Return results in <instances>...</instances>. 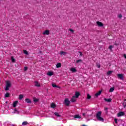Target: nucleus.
<instances>
[{"label": "nucleus", "mask_w": 126, "mask_h": 126, "mask_svg": "<svg viewBox=\"0 0 126 126\" xmlns=\"http://www.w3.org/2000/svg\"><path fill=\"white\" fill-rule=\"evenodd\" d=\"M102 116V111H98L96 113V118L98 120V121H100L101 122L104 121V118L101 117Z\"/></svg>", "instance_id": "nucleus-1"}, {"label": "nucleus", "mask_w": 126, "mask_h": 126, "mask_svg": "<svg viewBox=\"0 0 126 126\" xmlns=\"http://www.w3.org/2000/svg\"><path fill=\"white\" fill-rule=\"evenodd\" d=\"M5 83L6 88H5V91H7V90H9V87L11 86V83L8 80L6 81Z\"/></svg>", "instance_id": "nucleus-2"}, {"label": "nucleus", "mask_w": 126, "mask_h": 126, "mask_svg": "<svg viewBox=\"0 0 126 126\" xmlns=\"http://www.w3.org/2000/svg\"><path fill=\"white\" fill-rule=\"evenodd\" d=\"M64 103L66 106H69V104H70V101L68 100V98H65Z\"/></svg>", "instance_id": "nucleus-3"}, {"label": "nucleus", "mask_w": 126, "mask_h": 126, "mask_svg": "<svg viewBox=\"0 0 126 126\" xmlns=\"http://www.w3.org/2000/svg\"><path fill=\"white\" fill-rule=\"evenodd\" d=\"M115 46H119V45H121V39L118 38L116 40L115 43Z\"/></svg>", "instance_id": "nucleus-4"}, {"label": "nucleus", "mask_w": 126, "mask_h": 126, "mask_svg": "<svg viewBox=\"0 0 126 126\" xmlns=\"http://www.w3.org/2000/svg\"><path fill=\"white\" fill-rule=\"evenodd\" d=\"M96 25H97L98 27H103L104 26V24L101 22L97 21L96 22Z\"/></svg>", "instance_id": "nucleus-5"}, {"label": "nucleus", "mask_w": 126, "mask_h": 126, "mask_svg": "<svg viewBox=\"0 0 126 126\" xmlns=\"http://www.w3.org/2000/svg\"><path fill=\"white\" fill-rule=\"evenodd\" d=\"M117 76L119 79H124V74H118Z\"/></svg>", "instance_id": "nucleus-6"}, {"label": "nucleus", "mask_w": 126, "mask_h": 126, "mask_svg": "<svg viewBox=\"0 0 126 126\" xmlns=\"http://www.w3.org/2000/svg\"><path fill=\"white\" fill-rule=\"evenodd\" d=\"M34 83V86H36V87H41V85L37 81H35Z\"/></svg>", "instance_id": "nucleus-7"}, {"label": "nucleus", "mask_w": 126, "mask_h": 126, "mask_svg": "<svg viewBox=\"0 0 126 126\" xmlns=\"http://www.w3.org/2000/svg\"><path fill=\"white\" fill-rule=\"evenodd\" d=\"M122 116H125V112H120L118 114V117H122Z\"/></svg>", "instance_id": "nucleus-8"}, {"label": "nucleus", "mask_w": 126, "mask_h": 126, "mask_svg": "<svg viewBox=\"0 0 126 126\" xmlns=\"http://www.w3.org/2000/svg\"><path fill=\"white\" fill-rule=\"evenodd\" d=\"M76 97H75V96H73L72 98H71V102H74L75 101H76Z\"/></svg>", "instance_id": "nucleus-9"}, {"label": "nucleus", "mask_w": 126, "mask_h": 126, "mask_svg": "<svg viewBox=\"0 0 126 126\" xmlns=\"http://www.w3.org/2000/svg\"><path fill=\"white\" fill-rule=\"evenodd\" d=\"M104 100L105 102H108V103L112 102V98H104Z\"/></svg>", "instance_id": "nucleus-10"}, {"label": "nucleus", "mask_w": 126, "mask_h": 126, "mask_svg": "<svg viewBox=\"0 0 126 126\" xmlns=\"http://www.w3.org/2000/svg\"><path fill=\"white\" fill-rule=\"evenodd\" d=\"M47 75H48L49 76H52V75H54V72L48 71L47 73Z\"/></svg>", "instance_id": "nucleus-11"}, {"label": "nucleus", "mask_w": 126, "mask_h": 126, "mask_svg": "<svg viewBox=\"0 0 126 126\" xmlns=\"http://www.w3.org/2000/svg\"><path fill=\"white\" fill-rule=\"evenodd\" d=\"M26 102L28 103V104H31L32 103V102L31 101V100H30V99L29 98H26L25 99Z\"/></svg>", "instance_id": "nucleus-12"}, {"label": "nucleus", "mask_w": 126, "mask_h": 126, "mask_svg": "<svg viewBox=\"0 0 126 126\" xmlns=\"http://www.w3.org/2000/svg\"><path fill=\"white\" fill-rule=\"evenodd\" d=\"M102 93V91H99L98 92L95 94V97H98V96H100L101 95V94Z\"/></svg>", "instance_id": "nucleus-13"}, {"label": "nucleus", "mask_w": 126, "mask_h": 126, "mask_svg": "<svg viewBox=\"0 0 126 126\" xmlns=\"http://www.w3.org/2000/svg\"><path fill=\"white\" fill-rule=\"evenodd\" d=\"M50 34V31L49 30H46L43 32V35H49Z\"/></svg>", "instance_id": "nucleus-14"}, {"label": "nucleus", "mask_w": 126, "mask_h": 126, "mask_svg": "<svg viewBox=\"0 0 126 126\" xmlns=\"http://www.w3.org/2000/svg\"><path fill=\"white\" fill-rule=\"evenodd\" d=\"M18 103V101H15L13 103V107L15 108L16 107V105Z\"/></svg>", "instance_id": "nucleus-15"}, {"label": "nucleus", "mask_w": 126, "mask_h": 126, "mask_svg": "<svg viewBox=\"0 0 126 126\" xmlns=\"http://www.w3.org/2000/svg\"><path fill=\"white\" fill-rule=\"evenodd\" d=\"M74 96H75V98H78V97H79V92H76L75 93V95Z\"/></svg>", "instance_id": "nucleus-16"}, {"label": "nucleus", "mask_w": 126, "mask_h": 126, "mask_svg": "<svg viewBox=\"0 0 126 126\" xmlns=\"http://www.w3.org/2000/svg\"><path fill=\"white\" fill-rule=\"evenodd\" d=\"M57 107V105H56V104L54 103H52L51 104V107L52 108V109H55Z\"/></svg>", "instance_id": "nucleus-17"}, {"label": "nucleus", "mask_w": 126, "mask_h": 126, "mask_svg": "<svg viewBox=\"0 0 126 126\" xmlns=\"http://www.w3.org/2000/svg\"><path fill=\"white\" fill-rule=\"evenodd\" d=\"M52 86L54 88H60V87H59V86H57V85H56V84H55V83H52Z\"/></svg>", "instance_id": "nucleus-18"}, {"label": "nucleus", "mask_w": 126, "mask_h": 126, "mask_svg": "<svg viewBox=\"0 0 126 126\" xmlns=\"http://www.w3.org/2000/svg\"><path fill=\"white\" fill-rule=\"evenodd\" d=\"M113 72H114V71L109 70L107 72V75H111V74H112V73H113Z\"/></svg>", "instance_id": "nucleus-19"}, {"label": "nucleus", "mask_w": 126, "mask_h": 126, "mask_svg": "<svg viewBox=\"0 0 126 126\" xmlns=\"http://www.w3.org/2000/svg\"><path fill=\"white\" fill-rule=\"evenodd\" d=\"M70 70L72 72H76V69H75V68L72 67L71 68Z\"/></svg>", "instance_id": "nucleus-20"}, {"label": "nucleus", "mask_w": 126, "mask_h": 126, "mask_svg": "<svg viewBox=\"0 0 126 126\" xmlns=\"http://www.w3.org/2000/svg\"><path fill=\"white\" fill-rule=\"evenodd\" d=\"M60 55H61V56H65V55H66V52H63V51H61L60 52Z\"/></svg>", "instance_id": "nucleus-21"}, {"label": "nucleus", "mask_w": 126, "mask_h": 126, "mask_svg": "<svg viewBox=\"0 0 126 126\" xmlns=\"http://www.w3.org/2000/svg\"><path fill=\"white\" fill-rule=\"evenodd\" d=\"M61 66H62V63H58L56 64V67L57 68H59V67H61Z\"/></svg>", "instance_id": "nucleus-22"}, {"label": "nucleus", "mask_w": 126, "mask_h": 126, "mask_svg": "<svg viewBox=\"0 0 126 126\" xmlns=\"http://www.w3.org/2000/svg\"><path fill=\"white\" fill-rule=\"evenodd\" d=\"M87 99H88V100H90V99H91V95L89 94H88L87 95Z\"/></svg>", "instance_id": "nucleus-23"}, {"label": "nucleus", "mask_w": 126, "mask_h": 126, "mask_svg": "<svg viewBox=\"0 0 126 126\" xmlns=\"http://www.w3.org/2000/svg\"><path fill=\"white\" fill-rule=\"evenodd\" d=\"M33 102H34V103H37V102H39V100L36 98H33Z\"/></svg>", "instance_id": "nucleus-24"}, {"label": "nucleus", "mask_w": 126, "mask_h": 126, "mask_svg": "<svg viewBox=\"0 0 126 126\" xmlns=\"http://www.w3.org/2000/svg\"><path fill=\"white\" fill-rule=\"evenodd\" d=\"M23 97H24L23 94H20V95L19 96V100H22V99L23 98Z\"/></svg>", "instance_id": "nucleus-25"}, {"label": "nucleus", "mask_w": 126, "mask_h": 126, "mask_svg": "<svg viewBox=\"0 0 126 126\" xmlns=\"http://www.w3.org/2000/svg\"><path fill=\"white\" fill-rule=\"evenodd\" d=\"M8 97H9V93H7L5 94V98H8Z\"/></svg>", "instance_id": "nucleus-26"}, {"label": "nucleus", "mask_w": 126, "mask_h": 126, "mask_svg": "<svg viewBox=\"0 0 126 126\" xmlns=\"http://www.w3.org/2000/svg\"><path fill=\"white\" fill-rule=\"evenodd\" d=\"M23 53L25 55H28V51H27V50H23Z\"/></svg>", "instance_id": "nucleus-27"}, {"label": "nucleus", "mask_w": 126, "mask_h": 126, "mask_svg": "<svg viewBox=\"0 0 126 126\" xmlns=\"http://www.w3.org/2000/svg\"><path fill=\"white\" fill-rule=\"evenodd\" d=\"M11 60L12 61V63H15V59H14L13 57H11Z\"/></svg>", "instance_id": "nucleus-28"}, {"label": "nucleus", "mask_w": 126, "mask_h": 126, "mask_svg": "<svg viewBox=\"0 0 126 126\" xmlns=\"http://www.w3.org/2000/svg\"><path fill=\"white\" fill-rule=\"evenodd\" d=\"M28 125V123L27 122H24L22 123L23 126H27Z\"/></svg>", "instance_id": "nucleus-29"}, {"label": "nucleus", "mask_w": 126, "mask_h": 126, "mask_svg": "<svg viewBox=\"0 0 126 126\" xmlns=\"http://www.w3.org/2000/svg\"><path fill=\"white\" fill-rule=\"evenodd\" d=\"M54 115H55V116H56L57 117H61V115H60V114H59L58 112H55L54 113Z\"/></svg>", "instance_id": "nucleus-30"}, {"label": "nucleus", "mask_w": 126, "mask_h": 126, "mask_svg": "<svg viewBox=\"0 0 126 126\" xmlns=\"http://www.w3.org/2000/svg\"><path fill=\"white\" fill-rule=\"evenodd\" d=\"M115 90L114 88H111L109 90V92H113Z\"/></svg>", "instance_id": "nucleus-31"}, {"label": "nucleus", "mask_w": 126, "mask_h": 126, "mask_svg": "<svg viewBox=\"0 0 126 126\" xmlns=\"http://www.w3.org/2000/svg\"><path fill=\"white\" fill-rule=\"evenodd\" d=\"M113 48H114V46L113 45H110L109 47V49L110 51H112V49H113Z\"/></svg>", "instance_id": "nucleus-32"}, {"label": "nucleus", "mask_w": 126, "mask_h": 126, "mask_svg": "<svg viewBox=\"0 0 126 126\" xmlns=\"http://www.w3.org/2000/svg\"><path fill=\"white\" fill-rule=\"evenodd\" d=\"M74 118H75V119H78L79 118V115H76L74 116Z\"/></svg>", "instance_id": "nucleus-33"}, {"label": "nucleus", "mask_w": 126, "mask_h": 126, "mask_svg": "<svg viewBox=\"0 0 126 126\" xmlns=\"http://www.w3.org/2000/svg\"><path fill=\"white\" fill-rule=\"evenodd\" d=\"M96 66L97 67H98V68H100L101 67V65H100V63H96Z\"/></svg>", "instance_id": "nucleus-34"}, {"label": "nucleus", "mask_w": 126, "mask_h": 126, "mask_svg": "<svg viewBox=\"0 0 126 126\" xmlns=\"http://www.w3.org/2000/svg\"><path fill=\"white\" fill-rule=\"evenodd\" d=\"M123 106L124 108H126V101H124L123 103Z\"/></svg>", "instance_id": "nucleus-35"}, {"label": "nucleus", "mask_w": 126, "mask_h": 126, "mask_svg": "<svg viewBox=\"0 0 126 126\" xmlns=\"http://www.w3.org/2000/svg\"><path fill=\"white\" fill-rule=\"evenodd\" d=\"M79 63L80 65H81V64H82V60L81 59H79Z\"/></svg>", "instance_id": "nucleus-36"}, {"label": "nucleus", "mask_w": 126, "mask_h": 126, "mask_svg": "<svg viewBox=\"0 0 126 126\" xmlns=\"http://www.w3.org/2000/svg\"><path fill=\"white\" fill-rule=\"evenodd\" d=\"M28 69V67H24V71H26V70H27Z\"/></svg>", "instance_id": "nucleus-37"}, {"label": "nucleus", "mask_w": 126, "mask_h": 126, "mask_svg": "<svg viewBox=\"0 0 126 126\" xmlns=\"http://www.w3.org/2000/svg\"><path fill=\"white\" fill-rule=\"evenodd\" d=\"M118 17L119 18H122L123 17V15H122V14L119 15Z\"/></svg>", "instance_id": "nucleus-38"}, {"label": "nucleus", "mask_w": 126, "mask_h": 126, "mask_svg": "<svg viewBox=\"0 0 126 126\" xmlns=\"http://www.w3.org/2000/svg\"><path fill=\"white\" fill-rule=\"evenodd\" d=\"M69 32H71V33H73V32H74L72 29H70L69 30Z\"/></svg>", "instance_id": "nucleus-39"}, {"label": "nucleus", "mask_w": 126, "mask_h": 126, "mask_svg": "<svg viewBox=\"0 0 126 126\" xmlns=\"http://www.w3.org/2000/svg\"><path fill=\"white\" fill-rule=\"evenodd\" d=\"M114 121L116 124H118V119H114Z\"/></svg>", "instance_id": "nucleus-40"}, {"label": "nucleus", "mask_w": 126, "mask_h": 126, "mask_svg": "<svg viewBox=\"0 0 126 126\" xmlns=\"http://www.w3.org/2000/svg\"><path fill=\"white\" fill-rule=\"evenodd\" d=\"M79 54H80V56L81 57H82V56H83V54H82V52H79Z\"/></svg>", "instance_id": "nucleus-41"}, {"label": "nucleus", "mask_w": 126, "mask_h": 126, "mask_svg": "<svg viewBox=\"0 0 126 126\" xmlns=\"http://www.w3.org/2000/svg\"><path fill=\"white\" fill-rule=\"evenodd\" d=\"M109 108H108L107 107H105L104 108V110L105 111H107V112H108V110Z\"/></svg>", "instance_id": "nucleus-42"}, {"label": "nucleus", "mask_w": 126, "mask_h": 126, "mask_svg": "<svg viewBox=\"0 0 126 126\" xmlns=\"http://www.w3.org/2000/svg\"><path fill=\"white\" fill-rule=\"evenodd\" d=\"M124 57L125 59H126V54H124Z\"/></svg>", "instance_id": "nucleus-43"}, {"label": "nucleus", "mask_w": 126, "mask_h": 126, "mask_svg": "<svg viewBox=\"0 0 126 126\" xmlns=\"http://www.w3.org/2000/svg\"><path fill=\"white\" fill-rule=\"evenodd\" d=\"M82 115H83V117H85V113H83Z\"/></svg>", "instance_id": "nucleus-44"}, {"label": "nucleus", "mask_w": 126, "mask_h": 126, "mask_svg": "<svg viewBox=\"0 0 126 126\" xmlns=\"http://www.w3.org/2000/svg\"><path fill=\"white\" fill-rule=\"evenodd\" d=\"M14 111H15V112H17V110L16 109V108H15V109H14Z\"/></svg>", "instance_id": "nucleus-45"}, {"label": "nucleus", "mask_w": 126, "mask_h": 126, "mask_svg": "<svg viewBox=\"0 0 126 126\" xmlns=\"http://www.w3.org/2000/svg\"><path fill=\"white\" fill-rule=\"evenodd\" d=\"M82 65H83V66L85 65V63H82Z\"/></svg>", "instance_id": "nucleus-46"}, {"label": "nucleus", "mask_w": 126, "mask_h": 126, "mask_svg": "<svg viewBox=\"0 0 126 126\" xmlns=\"http://www.w3.org/2000/svg\"><path fill=\"white\" fill-rule=\"evenodd\" d=\"M77 63H79V60H78L77 61Z\"/></svg>", "instance_id": "nucleus-47"}, {"label": "nucleus", "mask_w": 126, "mask_h": 126, "mask_svg": "<svg viewBox=\"0 0 126 126\" xmlns=\"http://www.w3.org/2000/svg\"><path fill=\"white\" fill-rule=\"evenodd\" d=\"M79 119H81V117L79 116Z\"/></svg>", "instance_id": "nucleus-48"}, {"label": "nucleus", "mask_w": 126, "mask_h": 126, "mask_svg": "<svg viewBox=\"0 0 126 126\" xmlns=\"http://www.w3.org/2000/svg\"><path fill=\"white\" fill-rule=\"evenodd\" d=\"M40 53H42V52H41V51H40Z\"/></svg>", "instance_id": "nucleus-49"}]
</instances>
